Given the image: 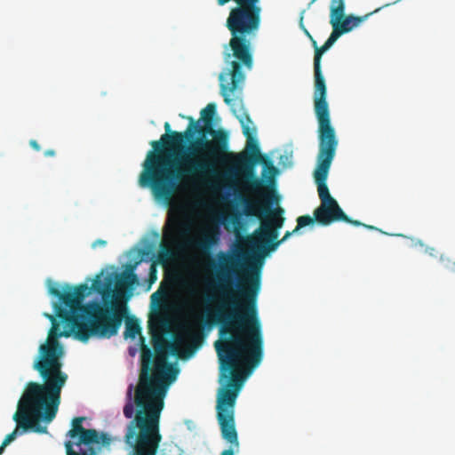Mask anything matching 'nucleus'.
<instances>
[{
    "label": "nucleus",
    "mask_w": 455,
    "mask_h": 455,
    "mask_svg": "<svg viewBox=\"0 0 455 455\" xmlns=\"http://www.w3.org/2000/svg\"><path fill=\"white\" fill-rule=\"evenodd\" d=\"M179 212H183V207H179ZM189 228L181 220L180 213L174 214L171 212L168 220V230L164 234V238L174 243L179 237H183L188 234Z\"/></svg>",
    "instance_id": "16"
},
{
    "label": "nucleus",
    "mask_w": 455,
    "mask_h": 455,
    "mask_svg": "<svg viewBox=\"0 0 455 455\" xmlns=\"http://www.w3.org/2000/svg\"><path fill=\"white\" fill-rule=\"evenodd\" d=\"M274 199H277L275 192L269 190L261 194L260 196L255 198L243 196L240 200L243 207V214L247 217H257L259 220V228L250 236L249 243L252 250L261 257H266L275 251L291 235L314 223L311 216H299L297 219L296 228L292 231H286L283 238L277 240L279 230L283 228L285 218L283 216L284 210L282 207L270 209Z\"/></svg>",
    "instance_id": "8"
},
{
    "label": "nucleus",
    "mask_w": 455,
    "mask_h": 455,
    "mask_svg": "<svg viewBox=\"0 0 455 455\" xmlns=\"http://www.w3.org/2000/svg\"><path fill=\"white\" fill-rule=\"evenodd\" d=\"M172 250L168 245L162 243L160 251L158 253V260L161 263H166L172 258Z\"/></svg>",
    "instance_id": "22"
},
{
    "label": "nucleus",
    "mask_w": 455,
    "mask_h": 455,
    "mask_svg": "<svg viewBox=\"0 0 455 455\" xmlns=\"http://www.w3.org/2000/svg\"><path fill=\"white\" fill-rule=\"evenodd\" d=\"M274 199H277L275 192L269 190L261 194L260 196L255 198L243 196L240 200L243 207V214L247 217H257L259 220V228L250 236L249 243L252 250L261 257H266L275 251L291 235L314 223L311 216H299L297 219L296 228L292 231H286L283 238L277 240L279 230L283 228L285 218L283 216L284 210L282 207L270 209Z\"/></svg>",
    "instance_id": "7"
},
{
    "label": "nucleus",
    "mask_w": 455,
    "mask_h": 455,
    "mask_svg": "<svg viewBox=\"0 0 455 455\" xmlns=\"http://www.w3.org/2000/svg\"><path fill=\"white\" fill-rule=\"evenodd\" d=\"M336 20L337 19H334L333 21H331L330 20V23L332 27V32L331 33L329 38L327 39V41L330 43L331 45H332L336 41L337 39L341 36L343 35V31L339 29V28L338 27L337 25V22H336Z\"/></svg>",
    "instance_id": "23"
},
{
    "label": "nucleus",
    "mask_w": 455,
    "mask_h": 455,
    "mask_svg": "<svg viewBox=\"0 0 455 455\" xmlns=\"http://www.w3.org/2000/svg\"><path fill=\"white\" fill-rule=\"evenodd\" d=\"M319 149L317 165L314 172L315 181L321 203L334 200L329 192L326 180L338 148V139L331 120L317 119Z\"/></svg>",
    "instance_id": "10"
},
{
    "label": "nucleus",
    "mask_w": 455,
    "mask_h": 455,
    "mask_svg": "<svg viewBox=\"0 0 455 455\" xmlns=\"http://www.w3.org/2000/svg\"><path fill=\"white\" fill-rule=\"evenodd\" d=\"M89 288V292H91V291H94L102 295L103 299H104V301L106 302V297H109L111 295V293L113 292L112 289H111V281L109 280L107 283H103L102 280L100 279V275H98L96 276V278L93 280L92 282V287ZM90 293H88L86 296H88ZM108 307L111 312H115L116 310L118 312V313H122L123 314V317L124 316V313H125V308H117V307H109L108 306L106 303H105V307Z\"/></svg>",
    "instance_id": "17"
},
{
    "label": "nucleus",
    "mask_w": 455,
    "mask_h": 455,
    "mask_svg": "<svg viewBox=\"0 0 455 455\" xmlns=\"http://www.w3.org/2000/svg\"><path fill=\"white\" fill-rule=\"evenodd\" d=\"M218 243V235L216 232H204L201 237L196 241H192L190 244L198 249L202 254L209 256L211 249Z\"/></svg>",
    "instance_id": "18"
},
{
    "label": "nucleus",
    "mask_w": 455,
    "mask_h": 455,
    "mask_svg": "<svg viewBox=\"0 0 455 455\" xmlns=\"http://www.w3.org/2000/svg\"><path fill=\"white\" fill-rule=\"evenodd\" d=\"M29 145L31 146V148H34V149H35V150H36V151H39V150L41 149L40 145H39V144L37 143V141H36V140H31L29 141Z\"/></svg>",
    "instance_id": "24"
},
{
    "label": "nucleus",
    "mask_w": 455,
    "mask_h": 455,
    "mask_svg": "<svg viewBox=\"0 0 455 455\" xmlns=\"http://www.w3.org/2000/svg\"><path fill=\"white\" fill-rule=\"evenodd\" d=\"M184 344V337L181 335H178L174 337L173 341L167 343V348L172 355H176L180 358H184L187 356V351H184L183 349Z\"/></svg>",
    "instance_id": "20"
},
{
    "label": "nucleus",
    "mask_w": 455,
    "mask_h": 455,
    "mask_svg": "<svg viewBox=\"0 0 455 455\" xmlns=\"http://www.w3.org/2000/svg\"><path fill=\"white\" fill-rule=\"evenodd\" d=\"M107 244V242L102 239H98L92 243V247L95 248L97 246H105Z\"/></svg>",
    "instance_id": "25"
},
{
    "label": "nucleus",
    "mask_w": 455,
    "mask_h": 455,
    "mask_svg": "<svg viewBox=\"0 0 455 455\" xmlns=\"http://www.w3.org/2000/svg\"><path fill=\"white\" fill-rule=\"evenodd\" d=\"M21 399H22V396L20 397V399L18 403L17 411L13 415V420L17 422V427L12 433L8 434L5 436L4 440L3 441L4 446H7L9 443H11L12 441L15 440V438L17 437V435L19 434V428H22L23 432H26V431L31 429L37 433H46L47 432L46 427H41L39 424V421L44 420L46 423H50L55 419V417H53L51 420H47L44 416H42V417L40 416L37 419V418H36V416H34L31 413H28L27 417L25 414H21L20 418H17L16 414L19 412L20 403Z\"/></svg>",
    "instance_id": "15"
},
{
    "label": "nucleus",
    "mask_w": 455,
    "mask_h": 455,
    "mask_svg": "<svg viewBox=\"0 0 455 455\" xmlns=\"http://www.w3.org/2000/svg\"><path fill=\"white\" fill-rule=\"evenodd\" d=\"M220 94L223 97L224 102L230 107L234 116L239 120L243 129V133L246 137V150L240 153L227 152L225 154L224 164L228 160L231 161L232 167L229 169L228 173L232 176H241L245 181V188L256 195L260 196L261 194L267 193L274 188H269L264 184L261 179L255 176V165L259 163H264L265 167L262 171V178L267 177V172L270 174V181L273 180L274 176L277 172V169L269 163L268 164L262 156L258 142L254 138L256 133L255 127H251L252 121L248 113L244 109L242 100L239 98H231V94L236 92H241L243 87L239 90H231L230 84H220Z\"/></svg>",
    "instance_id": "5"
},
{
    "label": "nucleus",
    "mask_w": 455,
    "mask_h": 455,
    "mask_svg": "<svg viewBox=\"0 0 455 455\" xmlns=\"http://www.w3.org/2000/svg\"><path fill=\"white\" fill-rule=\"evenodd\" d=\"M133 266H130V269L125 270L117 279V284L124 287H131L134 285L137 281V275L133 273Z\"/></svg>",
    "instance_id": "21"
},
{
    "label": "nucleus",
    "mask_w": 455,
    "mask_h": 455,
    "mask_svg": "<svg viewBox=\"0 0 455 455\" xmlns=\"http://www.w3.org/2000/svg\"><path fill=\"white\" fill-rule=\"evenodd\" d=\"M84 417H76L72 419V427L66 436L70 440L65 442L67 455H96L95 445L108 446L111 443V437L107 433H99L94 428H85L83 426Z\"/></svg>",
    "instance_id": "11"
},
{
    "label": "nucleus",
    "mask_w": 455,
    "mask_h": 455,
    "mask_svg": "<svg viewBox=\"0 0 455 455\" xmlns=\"http://www.w3.org/2000/svg\"><path fill=\"white\" fill-rule=\"evenodd\" d=\"M223 299L214 308L206 307L201 327L211 329L220 325V339L214 347L220 361L221 377L226 384L218 391L217 419L222 438L229 444L220 455L239 451L238 435L235 422V406L242 389L245 372L257 367L263 357V334L257 308V297L261 277H244L238 285L237 300L228 291L232 277H218Z\"/></svg>",
    "instance_id": "1"
},
{
    "label": "nucleus",
    "mask_w": 455,
    "mask_h": 455,
    "mask_svg": "<svg viewBox=\"0 0 455 455\" xmlns=\"http://www.w3.org/2000/svg\"><path fill=\"white\" fill-rule=\"evenodd\" d=\"M274 199H277L275 192L269 190L261 194L260 196L255 198L243 196L240 200L243 207V214L247 217H257L259 220V228L250 236L249 243L252 250L261 257H266L275 251L291 235L314 223L311 216H299L297 219L296 228L292 231H286L283 238L277 240L279 230L283 228L285 218L283 216L284 210L282 207L270 209Z\"/></svg>",
    "instance_id": "6"
},
{
    "label": "nucleus",
    "mask_w": 455,
    "mask_h": 455,
    "mask_svg": "<svg viewBox=\"0 0 455 455\" xmlns=\"http://www.w3.org/2000/svg\"><path fill=\"white\" fill-rule=\"evenodd\" d=\"M216 105L209 103L201 110V118L189 124L183 132H173L162 135L160 140L150 142L149 151L143 163L140 185L150 188L158 199L169 201L178 188L177 181L188 180L214 188L224 178L220 166L228 147V133L213 128Z\"/></svg>",
    "instance_id": "3"
},
{
    "label": "nucleus",
    "mask_w": 455,
    "mask_h": 455,
    "mask_svg": "<svg viewBox=\"0 0 455 455\" xmlns=\"http://www.w3.org/2000/svg\"><path fill=\"white\" fill-rule=\"evenodd\" d=\"M164 130L166 132L164 135H167L168 137H170L172 135V132H174L171 130V124L168 122H165L164 124Z\"/></svg>",
    "instance_id": "26"
},
{
    "label": "nucleus",
    "mask_w": 455,
    "mask_h": 455,
    "mask_svg": "<svg viewBox=\"0 0 455 455\" xmlns=\"http://www.w3.org/2000/svg\"><path fill=\"white\" fill-rule=\"evenodd\" d=\"M6 446H4V443H2V444L0 445V455L3 454L4 449H5Z\"/></svg>",
    "instance_id": "28"
},
{
    "label": "nucleus",
    "mask_w": 455,
    "mask_h": 455,
    "mask_svg": "<svg viewBox=\"0 0 455 455\" xmlns=\"http://www.w3.org/2000/svg\"><path fill=\"white\" fill-rule=\"evenodd\" d=\"M141 334V327L139 320L135 316H129L125 320L124 339H135Z\"/></svg>",
    "instance_id": "19"
},
{
    "label": "nucleus",
    "mask_w": 455,
    "mask_h": 455,
    "mask_svg": "<svg viewBox=\"0 0 455 455\" xmlns=\"http://www.w3.org/2000/svg\"><path fill=\"white\" fill-rule=\"evenodd\" d=\"M44 155L46 157L54 156H55V151L53 149H47V150L44 151Z\"/></svg>",
    "instance_id": "27"
},
{
    "label": "nucleus",
    "mask_w": 455,
    "mask_h": 455,
    "mask_svg": "<svg viewBox=\"0 0 455 455\" xmlns=\"http://www.w3.org/2000/svg\"><path fill=\"white\" fill-rule=\"evenodd\" d=\"M156 354L143 346L141 371L132 399L133 385L128 387L124 415L131 421L124 435L131 455H156L162 435L160 416L169 385L178 371L167 362V354L155 344Z\"/></svg>",
    "instance_id": "4"
},
{
    "label": "nucleus",
    "mask_w": 455,
    "mask_h": 455,
    "mask_svg": "<svg viewBox=\"0 0 455 455\" xmlns=\"http://www.w3.org/2000/svg\"><path fill=\"white\" fill-rule=\"evenodd\" d=\"M306 35L311 39L315 47L314 57V110L316 119L331 120L329 104L327 102V87L321 69V60L323 54L331 47L326 40L325 43L318 47L316 41L313 39L309 32L305 29Z\"/></svg>",
    "instance_id": "12"
},
{
    "label": "nucleus",
    "mask_w": 455,
    "mask_h": 455,
    "mask_svg": "<svg viewBox=\"0 0 455 455\" xmlns=\"http://www.w3.org/2000/svg\"><path fill=\"white\" fill-rule=\"evenodd\" d=\"M168 299V291L158 289L151 297V305L155 310L151 314L148 320V329L151 332L159 331L168 324L166 311L168 309L166 301Z\"/></svg>",
    "instance_id": "14"
},
{
    "label": "nucleus",
    "mask_w": 455,
    "mask_h": 455,
    "mask_svg": "<svg viewBox=\"0 0 455 455\" xmlns=\"http://www.w3.org/2000/svg\"><path fill=\"white\" fill-rule=\"evenodd\" d=\"M274 199H277L275 192L269 190L261 194L260 196L255 198L243 196L240 200L243 207V214L247 217H257L259 220V228L250 236L249 243L252 250L261 257H266L275 251L291 235L314 223L311 216H299L297 219L296 228L292 231H286L283 238L277 240L279 230L283 228L285 218L283 216L284 210L282 207L270 209Z\"/></svg>",
    "instance_id": "9"
},
{
    "label": "nucleus",
    "mask_w": 455,
    "mask_h": 455,
    "mask_svg": "<svg viewBox=\"0 0 455 455\" xmlns=\"http://www.w3.org/2000/svg\"><path fill=\"white\" fill-rule=\"evenodd\" d=\"M190 336H191L192 338H196V337H199V334L195 333V332H192V333H190Z\"/></svg>",
    "instance_id": "29"
},
{
    "label": "nucleus",
    "mask_w": 455,
    "mask_h": 455,
    "mask_svg": "<svg viewBox=\"0 0 455 455\" xmlns=\"http://www.w3.org/2000/svg\"><path fill=\"white\" fill-rule=\"evenodd\" d=\"M49 293L57 297L65 306L62 307L57 303L54 304L56 315L65 323V329L60 331L55 316L44 314L51 321L52 328L46 342L39 347L38 355L33 364L43 382L29 381L26 384L17 418L21 414L27 417L28 413L37 419L44 416L47 420L56 417L61 402V390L68 378L62 371L64 348L59 342V338L74 335L83 342H86L91 336L109 339L117 334L122 324L123 314L116 310L111 312L108 307H102L99 302L83 305V300L89 293L87 283H80L75 287L65 284L63 291L50 286Z\"/></svg>",
    "instance_id": "2"
},
{
    "label": "nucleus",
    "mask_w": 455,
    "mask_h": 455,
    "mask_svg": "<svg viewBox=\"0 0 455 455\" xmlns=\"http://www.w3.org/2000/svg\"><path fill=\"white\" fill-rule=\"evenodd\" d=\"M314 222L316 221L323 226H328L336 221H345L355 227L363 226L371 230H379L377 228L366 225L359 220H351L340 208L338 202L334 200L322 202L314 211Z\"/></svg>",
    "instance_id": "13"
}]
</instances>
